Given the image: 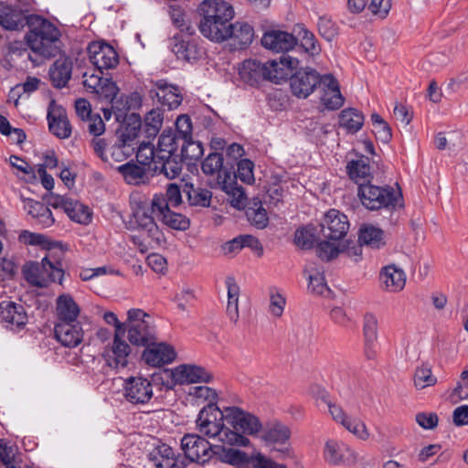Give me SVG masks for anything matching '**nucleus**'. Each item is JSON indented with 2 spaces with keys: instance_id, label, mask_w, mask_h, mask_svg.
Wrapping results in <instances>:
<instances>
[{
  "instance_id": "1",
  "label": "nucleus",
  "mask_w": 468,
  "mask_h": 468,
  "mask_svg": "<svg viewBox=\"0 0 468 468\" xmlns=\"http://www.w3.org/2000/svg\"><path fill=\"white\" fill-rule=\"evenodd\" d=\"M300 61L294 57L281 56L279 61L268 59H245L239 68L240 79L250 86H259L263 81L276 84L286 81L292 70L299 66Z\"/></svg>"
},
{
  "instance_id": "2",
  "label": "nucleus",
  "mask_w": 468,
  "mask_h": 468,
  "mask_svg": "<svg viewBox=\"0 0 468 468\" xmlns=\"http://www.w3.org/2000/svg\"><path fill=\"white\" fill-rule=\"evenodd\" d=\"M201 35L216 43L227 40L228 27L233 19V6L223 0H203L197 10Z\"/></svg>"
},
{
  "instance_id": "3",
  "label": "nucleus",
  "mask_w": 468,
  "mask_h": 468,
  "mask_svg": "<svg viewBox=\"0 0 468 468\" xmlns=\"http://www.w3.org/2000/svg\"><path fill=\"white\" fill-rule=\"evenodd\" d=\"M28 32L24 38L28 48L45 58H54L60 54L62 42L59 29L48 19L36 15L27 26Z\"/></svg>"
},
{
  "instance_id": "4",
  "label": "nucleus",
  "mask_w": 468,
  "mask_h": 468,
  "mask_svg": "<svg viewBox=\"0 0 468 468\" xmlns=\"http://www.w3.org/2000/svg\"><path fill=\"white\" fill-rule=\"evenodd\" d=\"M357 197L361 204L368 210L377 211L381 209L394 210L402 198L401 192H396L388 185L377 186L371 181L359 184Z\"/></svg>"
},
{
  "instance_id": "5",
  "label": "nucleus",
  "mask_w": 468,
  "mask_h": 468,
  "mask_svg": "<svg viewBox=\"0 0 468 468\" xmlns=\"http://www.w3.org/2000/svg\"><path fill=\"white\" fill-rule=\"evenodd\" d=\"M227 424L237 433L243 436L257 435L262 429V423L255 415L241 410L239 407H227Z\"/></svg>"
},
{
  "instance_id": "6",
  "label": "nucleus",
  "mask_w": 468,
  "mask_h": 468,
  "mask_svg": "<svg viewBox=\"0 0 468 468\" xmlns=\"http://www.w3.org/2000/svg\"><path fill=\"white\" fill-rule=\"evenodd\" d=\"M142 165H148V169L153 175H164L168 179L176 178L182 172L183 161L178 154H161L145 155L144 159L140 161Z\"/></svg>"
},
{
  "instance_id": "7",
  "label": "nucleus",
  "mask_w": 468,
  "mask_h": 468,
  "mask_svg": "<svg viewBox=\"0 0 468 468\" xmlns=\"http://www.w3.org/2000/svg\"><path fill=\"white\" fill-rule=\"evenodd\" d=\"M181 448L187 461L205 463L213 457L214 445L197 434L187 433L181 440Z\"/></svg>"
},
{
  "instance_id": "8",
  "label": "nucleus",
  "mask_w": 468,
  "mask_h": 468,
  "mask_svg": "<svg viewBox=\"0 0 468 468\" xmlns=\"http://www.w3.org/2000/svg\"><path fill=\"white\" fill-rule=\"evenodd\" d=\"M261 45L272 52L282 53V56L291 57L288 52L297 47L294 32L289 33L277 28H269L263 32Z\"/></svg>"
},
{
  "instance_id": "9",
  "label": "nucleus",
  "mask_w": 468,
  "mask_h": 468,
  "mask_svg": "<svg viewBox=\"0 0 468 468\" xmlns=\"http://www.w3.org/2000/svg\"><path fill=\"white\" fill-rule=\"evenodd\" d=\"M261 431H263L261 439L266 443L285 445L282 448L276 449V451L282 453L284 457L291 459L295 457L290 443H288L292 436V431L287 425L281 421L274 420L267 422Z\"/></svg>"
},
{
  "instance_id": "10",
  "label": "nucleus",
  "mask_w": 468,
  "mask_h": 468,
  "mask_svg": "<svg viewBox=\"0 0 468 468\" xmlns=\"http://www.w3.org/2000/svg\"><path fill=\"white\" fill-rule=\"evenodd\" d=\"M154 87L148 90V96L152 99H157L163 106H166L169 111L176 109L183 101V94L179 86L169 83L165 79L151 81Z\"/></svg>"
},
{
  "instance_id": "11",
  "label": "nucleus",
  "mask_w": 468,
  "mask_h": 468,
  "mask_svg": "<svg viewBox=\"0 0 468 468\" xmlns=\"http://www.w3.org/2000/svg\"><path fill=\"white\" fill-rule=\"evenodd\" d=\"M349 226L347 217L339 210L332 208L325 213L320 224V233L324 239L339 241L346 236Z\"/></svg>"
},
{
  "instance_id": "12",
  "label": "nucleus",
  "mask_w": 468,
  "mask_h": 468,
  "mask_svg": "<svg viewBox=\"0 0 468 468\" xmlns=\"http://www.w3.org/2000/svg\"><path fill=\"white\" fill-rule=\"evenodd\" d=\"M298 66L292 70L288 80L292 93L299 99H306L318 87L317 71L312 68L300 69L293 73Z\"/></svg>"
},
{
  "instance_id": "13",
  "label": "nucleus",
  "mask_w": 468,
  "mask_h": 468,
  "mask_svg": "<svg viewBox=\"0 0 468 468\" xmlns=\"http://www.w3.org/2000/svg\"><path fill=\"white\" fill-rule=\"evenodd\" d=\"M201 170L206 176H217L215 186L220 189H226V182L230 180L233 173V165L227 162L224 165V157L221 153H210L201 163Z\"/></svg>"
},
{
  "instance_id": "14",
  "label": "nucleus",
  "mask_w": 468,
  "mask_h": 468,
  "mask_svg": "<svg viewBox=\"0 0 468 468\" xmlns=\"http://www.w3.org/2000/svg\"><path fill=\"white\" fill-rule=\"evenodd\" d=\"M122 122L116 131L118 144H115L112 155L120 154V150L125 146H132L134 141L139 137L142 130V118L139 113H123Z\"/></svg>"
},
{
  "instance_id": "15",
  "label": "nucleus",
  "mask_w": 468,
  "mask_h": 468,
  "mask_svg": "<svg viewBox=\"0 0 468 468\" xmlns=\"http://www.w3.org/2000/svg\"><path fill=\"white\" fill-rule=\"evenodd\" d=\"M90 61L102 74L103 69H114L119 64V55L109 44L91 42L87 48Z\"/></svg>"
},
{
  "instance_id": "16",
  "label": "nucleus",
  "mask_w": 468,
  "mask_h": 468,
  "mask_svg": "<svg viewBox=\"0 0 468 468\" xmlns=\"http://www.w3.org/2000/svg\"><path fill=\"white\" fill-rule=\"evenodd\" d=\"M318 86L323 90L321 101L327 110H338L345 101V98L341 94L340 86L336 78L331 74L321 75L317 71Z\"/></svg>"
},
{
  "instance_id": "17",
  "label": "nucleus",
  "mask_w": 468,
  "mask_h": 468,
  "mask_svg": "<svg viewBox=\"0 0 468 468\" xmlns=\"http://www.w3.org/2000/svg\"><path fill=\"white\" fill-rule=\"evenodd\" d=\"M142 359L145 364L160 367L164 365L172 363L176 357L175 348L165 342L156 343L152 341L144 346Z\"/></svg>"
},
{
  "instance_id": "18",
  "label": "nucleus",
  "mask_w": 468,
  "mask_h": 468,
  "mask_svg": "<svg viewBox=\"0 0 468 468\" xmlns=\"http://www.w3.org/2000/svg\"><path fill=\"white\" fill-rule=\"evenodd\" d=\"M124 397L132 404H145L153 397L152 383L142 377H130L124 381Z\"/></svg>"
},
{
  "instance_id": "19",
  "label": "nucleus",
  "mask_w": 468,
  "mask_h": 468,
  "mask_svg": "<svg viewBox=\"0 0 468 468\" xmlns=\"http://www.w3.org/2000/svg\"><path fill=\"white\" fill-rule=\"evenodd\" d=\"M324 457L331 465L350 466L356 463V452L347 444L334 440L325 442Z\"/></svg>"
},
{
  "instance_id": "20",
  "label": "nucleus",
  "mask_w": 468,
  "mask_h": 468,
  "mask_svg": "<svg viewBox=\"0 0 468 468\" xmlns=\"http://www.w3.org/2000/svg\"><path fill=\"white\" fill-rule=\"evenodd\" d=\"M47 119L52 134L60 139H66L71 135V124L66 110L57 105L55 100L50 101L48 104Z\"/></svg>"
},
{
  "instance_id": "21",
  "label": "nucleus",
  "mask_w": 468,
  "mask_h": 468,
  "mask_svg": "<svg viewBox=\"0 0 468 468\" xmlns=\"http://www.w3.org/2000/svg\"><path fill=\"white\" fill-rule=\"evenodd\" d=\"M172 51L178 59L195 63L205 54L199 39L189 37H174Z\"/></svg>"
},
{
  "instance_id": "22",
  "label": "nucleus",
  "mask_w": 468,
  "mask_h": 468,
  "mask_svg": "<svg viewBox=\"0 0 468 468\" xmlns=\"http://www.w3.org/2000/svg\"><path fill=\"white\" fill-rule=\"evenodd\" d=\"M54 335L62 346L73 348L82 342L84 331L80 322H56Z\"/></svg>"
},
{
  "instance_id": "23",
  "label": "nucleus",
  "mask_w": 468,
  "mask_h": 468,
  "mask_svg": "<svg viewBox=\"0 0 468 468\" xmlns=\"http://www.w3.org/2000/svg\"><path fill=\"white\" fill-rule=\"evenodd\" d=\"M27 314L22 304L12 301L0 303V322L6 328L21 330L27 324Z\"/></svg>"
},
{
  "instance_id": "24",
  "label": "nucleus",
  "mask_w": 468,
  "mask_h": 468,
  "mask_svg": "<svg viewBox=\"0 0 468 468\" xmlns=\"http://www.w3.org/2000/svg\"><path fill=\"white\" fill-rule=\"evenodd\" d=\"M226 421L218 420V423H212L204 428L199 432L210 438H218L219 441L229 445L248 446L250 440L242 434L233 431L229 427L225 425Z\"/></svg>"
},
{
  "instance_id": "25",
  "label": "nucleus",
  "mask_w": 468,
  "mask_h": 468,
  "mask_svg": "<svg viewBox=\"0 0 468 468\" xmlns=\"http://www.w3.org/2000/svg\"><path fill=\"white\" fill-rule=\"evenodd\" d=\"M179 384L209 383L213 380V375L205 367L191 364H183L169 373Z\"/></svg>"
},
{
  "instance_id": "26",
  "label": "nucleus",
  "mask_w": 468,
  "mask_h": 468,
  "mask_svg": "<svg viewBox=\"0 0 468 468\" xmlns=\"http://www.w3.org/2000/svg\"><path fill=\"white\" fill-rule=\"evenodd\" d=\"M36 15H27L19 7L0 2V25L8 30H19L27 27Z\"/></svg>"
},
{
  "instance_id": "27",
  "label": "nucleus",
  "mask_w": 468,
  "mask_h": 468,
  "mask_svg": "<svg viewBox=\"0 0 468 468\" xmlns=\"http://www.w3.org/2000/svg\"><path fill=\"white\" fill-rule=\"evenodd\" d=\"M227 39H230L233 50L247 48L254 39V28L246 22H236L229 24L228 27Z\"/></svg>"
},
{
  "instance_id": "28",
  "label": "nucleus",
  "mask_w": 468,
  "mask_h": 468,
  "mask_svg": "<svg viewBox=\"0 0 468 468\" xmlns=\"http://www.w3.org/2000/svg\"><path fill=\"white\" fill-rule=\"evenodd\" d=\"M153 213V207L139 205L133 215L137 224V229L145 230L150 239L160 243L164 239V234L155 223Z\"/></svg>"
},
{
  "instance_id": "29",
  "label": "nucleus",
  "mask_w": 468,
  "mask_h": 468,
  "mask_svg": "<svg viewBox=\"0 0 468 468\" xmlns=\"http://www.w3.org/2000/svg\"><path fill=\"white\" fill-rule=\"evenodd\" d=\"M73 63L69 57L61 56L50 66L48 70L51 84L56 89L65 88L71 79Z\"/></svg>"
},
{
  "instance_id": "30",
  "label": "nucleus",
  "mask_w": 468,
  "mask_h": 468,
  "mask_svg": "<svg viewBox=\"0 0 468 468\" xmlns=\"http://www.w3.org/2000/svg\"><path fill=\"white\" fill-rule=\"evenodd\" d=\"M131 353V346L125 340L112 341V346L104 349L102 356L109 367L118 368L119 367H125L128 366V357Z\"/></svg>"
},
{
  "instance_id": "31",
  "label": "nucleus",
  "mask_w": 468,
  "mask_h": 468,
  "mask_svg": "<svg viewBox=\"0 0 468 468\" xmlns=\"http://www.w3.org/2000/svg\"><path fill=\"white\" fill-rule=\"evenodd\" d=\"M364 352L367 359L377 356L376 343L378 340V319L375 314L367 313L363 319Z\"/></svg>"
},
{
  "instance_id": "32",
  "label": "nucleus",
  "mask_w": 468,
  "mask_h": 468,
  "mask_svg": "<svg viewBox=\"0 0 468 468\" xmlns=\"http://www.w3.org/2000/svg\"><path fill=\"white\" fill-rule=\"evenodd\" d=\"M129 342L136 346H144L156 340L155 326L152 321L141 322L138 324L129 325L127 330Z\"/></svg>"
},
{
  "instance_id": "33",
  "label": "nucleus",
  "mask_w": 468,
  "mask_h": 468,
  "mask_svg": "<svg viewBox=\"0 0 468 468\" xmlns=\"http://www.w3.org/2000/svg\"><path fill=\"white\" fill-rule=\"evenodd\" d=\"M80 308L70 294H61L56 303V322H80Z\"/></svg>"
},
{
  "instance_id": "34",
  "label": "nucleus",
  "mask_w": 468,
  "mask_h": 468,
  "mask_svg": "<svg viewBox=\"0 0 468 468\" xmlns=\"http://www.w3.org/2000/svg\"><path fill=\"white\" fill-rule=\"evenodd\" d=\"M379 279L385 284L386 289L393 292L401 291L406 283L404 271L395 264L383 267L379 273Z\"/></svg>"
},
{
  "instance_id": "35",
  "label": "nucleus",
  "mask_w": 468,
  "mask_h": 468,
  "mask_svg": "<svg viewBox=\"0 0 468 468\" xmlns=\"http://www.w3.org/2000/svg\"><path fill=\"white\" fill-rule=\"evenodd\" d=\"M179 139L177 133L175 132L173 128L165 129L159 136L157 147L152 146L149 148V155H151V152H153L154 155L178 154Z\"/></svg>"
},
{
  "instance_id": "36",
  "label": "nucleus",
  "mask_w": 468,
  "mask_h": 468,
  "mask_svg": "<svg viewBox=\"0 0 468 468\" xmlns=\"http://www.w3.org/2000/svg\"><path fill=\"white\" fill-rule=\"evenodd\" d=\"M357 242L363 246L378 250L385 246L384 231L370 224H363L358 230Z\"/></svg>"
},
{
  "instance_id": "37",
  "label": "nucleus",
  "mask_w": 468,
  "mask_h": 468,
  "mask_svg": "<svg viewBox=\"0 0 468 468\" xmlns=\"http://www.w3.org/2000/svg\"><path fill=\"white\" fill-rule=\"evenodd\" d=\"M227 408L221 410L217 402H209L199 411L197 419V426L198 431H204V428L218 423V420L227 422Z\"/></svg>"
},
{
  "instance_id": "38",
  "label": "nucleus",
  "mask_w": 468,
  "mask_h": 468,
  "mask_svg": "<svg viewBox=\"0 0 468 468\" xmlns=\"http://www.w3.org/2000/svg\"><path fill=\"white\" fill-rule=\"evenodd\" d=\"M346 173L359 187V184L371 181L370 165L368 157L362 156L358 160H352L346 165Z\"/></svg>"
},
{
  "instance_id": "39",
  "label": "nucleus",
  "mask_w": 468,
  "mask_h": 468,
  "mask_svg": "<svg viewBox=\"0 0 468 468\" xmlns=\"http://www.w3.org/2000/svg\"><path fill=\"white\" fill-rule=\"evenodd\" d=\"M293 32L297 37V42L300 41L299 48L309 56L314 57L321 51L320 46L314 35L309 31L304 25L297 24L293 27Z\"/></svg>"
},
{
  "instance_id": "40",
  "label": "nucleus",
  "mask_w": 468,
  "mask_h": 468,
  "mask_svg": "<svg viewBox=\"0 0 468 468\" xmlns=\"http://www.w3.org/2000/svg\"><path fill=\"white\" fill-rule=\"evenodd\" d=\"M148 459L156 468H174L176 464L174 450L165 443L154 447L149 452Z\"/></svg>"
},
{
  "instance_id": "41",
  "label": "nucleus",
  "mask_w": 468,
  "mask_h": 468,
  "mask_svg": "<svg viewBox=\"0 0 468 468\" xmlns=\"http://www.w3.org/2000/svg\"><path fill=\"white\" fill-rule=\"evenodd\" d=\"M187 202L191 207H209L212 193L208 189L195 187L192 183H186L183 187Z\"/></svg>"
},
{
  "instance_id": "42",
  "label": "nucleus",
  "mask_w": 468,
  "mask_h": 468,
  "mask_svg": "<svg viewBox=\"0 0 468 468\" xmlns=\"http://www.w3.org/2000/svg\"><path fill=\"white\" fill-rule=\"evenodd\" d=\"M365 116L356 108H346L339 114V125L348 133H356L363 126Z\"/></svg>"
},
{
  "instance_id": "43",
  "label": "nucleus",
  "mask_w": 468,
  "mask_h": 468,
  "mask_svg": "<svg viewBox=\"0 0 468 468\" xmlns=\"http://www.w3.org/2000/svg\"><path fill=\"white\" fill-rule=\"evenodd\" d=\"M217 457L222 463L231 465H238L249 462L246 452L233 448H227L224 445H214L213 457Z\"/></svg>"
},
{
  "instance_id": "44",
  "label": "nucleus",
  "mask_w": 468,
  "mask_h": 468,
  "mask_svg": "<svg viewBox=\"0 0 468 468\" xmlns=\"http://www.w3.org/2000/svg\"><path fill=\"white\" fill-rule=\"evenodd\" d=\"M226 285L228 289V304H227V315L229 318L236 323L239 320V286L237 284L236 280L232 276L226 278Z\"/></svg>"
},
{
  "instance_id": "45",
  "label": "nucleus",
  "mask_w": 468,
  "mask_h": 468,
  "mask_svg": "<svg viewBox=\"0 0 468 468\" xmlns=\"http://www.w3.org/2000/svg\"><path fill=\"white\" fill-rule=\"evenodd\" d=\"M42 272H44L42 265L40 266L36 261H27L22 267L24 279L31 285L38 288H46L48 286V281L41 274Z\"/></svg>"
},
{
  "instance_id": "46",
  "label": "nucleus",
  "mask_w": 468,
  "mask_h": 468,
  "mask_svg": "<svg viewBox=\"0 0 468 468\" xmlns=\"http://www.w3.org/2000/svg\"><path fill=\"white\" fill-rule=\"evenodd\" d=\"M131 160L117 167V171L122 176L123 179L131 185H138L146 175L145 168Z\"/></svg>"
},
{
  "instance_id": "47",
  "label": "nucleus",
  "mask_w": 468,
  "mask_h": 468,
  "mask_svg": "<svg viewBox=\"0 0 468 468\" xmlns=\"http://www.w3.org/2000/svg\"><path fill=\"white\" fill-rule=\"evenodd\" d=\"M142 102L143 96L138 91L130 93L129 95L125 96V99H123V96H121L119 101L115 102L116 104L114 105L116 120L120 122L123 113H126V112L129 110L139 109L142 106Z\"/></svg>"
},
{
  "instance_id": "48",
  "label": "nucleus",
  "mask_w": 468,
  "mask_h": 468,
  "mask_svg": "<svg viewBox=\"0 0 468 468\" xmlns=\"http://www.w3.org/2000/svg\"><path fill=\"white\" fill-rule=\"evenodd\" d=\"M64 212L72 221L79 224L88 225L91 221L92 214L90 209L79 201L71 199L70 206H67Z\"/></svg>"
},
{
  "instance_id": "49",
  "label": "nucleus",
  "mask_w": 468,
  "mask_h": 468,
  "mask_svg": "<svg viewBox=\"0 0 468 468\" xmlns=\"http://www.w3.org/2000/svg\"><path fill=\"white\" fill-rule=\"evenodd\" d=\"M335 241L324 239L317 243L316 255L320 260L328 262L338 257L341 253L340 243L335 244Z\"/></svg>"
},
{
  "instance_id": "50",
  "label": "nucleus",
  "mask_w": 468,
  "mask_h": 468,
  "mask_svg": "<svg viewBox=\"0 0 468 468\" xmlns=\"http://www.w3.org/2000/svg\"><path fill=\"white\" fill-rule=\"evenodd\" d=\"M184 144L181 147L180 154L178 155L182 157V161H197L201 158L204 154V148L199 141H194L191 139H184Z\"/></svg>"
},
{
  "instance_id": "51",
  "label": "nucleus",
  "mask_w": 468,
  "mask_h": 468,
  "mask_svg": "<svg viewBox=\"0 0 468 468\" xmlns=\"http://www.w3.org/2000/svg\"><path fill=\"white\" fill-rule=\"evenodd\" d=\"M237 171L233 169L232 176L234 180L239 178L247 185H252L255 182L254 163L248 158L240 159L237 163Z\"/></svg>"
},
{
  "instance_id": "52",
  "label": "nucleus",
  "mask_w": 468,
  "mask_h": 468,
  "mask_svg": "<svg viewBox=\"0 0 468 468\" xmlns=\"http://www.w3.org/2000/svg\"><path fill=\"white\" fill-rule=\"evenodd\" d=\"M254 205L258 207H250L246 214L249 221L258 229H264L269 224V217L266 209L262 207L261 202L254 201Z\"/></svg>"
},
{
  "instance_id": "53",
  "label": "nucleus",
  "mask_w": 468,
  "mask_h": 468,
  "mask_svg": "<svg viewBox=\"0 0 468 468\" xmlns=\"http://www.w3.org/2000/svg\"><path fill=\"white\" fill-rule=\"evenodd\" d=\"M308 290L317 295H323L330 289L327 286L324 271L312 268L308 275Z\"/></svg>"
},
{
  "instance_id": "54",
  "label": "nucleus",
  "mask_w": 468,
  "mask_h": 468,
  "mask_svg": "<svg viewBox=\"0 0 468 468\" xmlns=\"http://www.w3.org/2000/svg\"><path fill=\"white\" fill-rule=\"evenodd\" d=\"M226 186L227 188L222 190L228 195L232 196L231 206L238 209L243 207L247 199L244 188L239 186L235 180L231 179L226 182Z\"/></svg>"
},
{
  "instance_id": "55",
  "label": "nucleus",
  "mask_w": 468,
  "mask_h": 468,
  "mask_svg": "<svg viewBox=\"0 0 468 468\" xmlns=\"http://www.w3.org/2000/svg\"><path fill=\"white\" fill-rule=\"evenodd\" d=\"M120 90L116 82L112 78H104L101 86L99 87V95L103 99L107 100L112 104V108L114 110V105L119 101L118 93Z\"/></svg>"
},
{
  "instance_id": "56",
  "label": "nucleus",
  "mask_w": 468,
  "mask_h": 468,
  "mask_svg": "<svg viewBox=\"0 0 468 468\" xmlns=\"http://www.w3.org/2000/svg\"><path fill=\"white\" fill-rule=\"evenodd\" d=\"M161 220L167 227L176 230H186L190 227V220L186 216L170 210L165 214Z\"/></svg>"
},
{
  "instance_id": "57",
  "label": "nucleus",
  "mask_w": 468,
  "mask_h": 468,
  "mask_svg": "<svg viewBox=\"0 0 468 468\" xmlns=\"http://www.w3.org/2000/svg\"><path fill=\"white\" fill-rule=\"evenodd\" d=\"M42 269L48 277H45L50 282H58L62 284L64 277V271L62 268L58 267L54 262L50 261L48 257L42 259Z\"/></svg>"
},
{
  "instance_id": "58",
  "label": "nucleus",
  "mask_w": 468,
  "mask_h": 468,
  "mask_svg": "<svg viewBox=\"0 0 468 468\" xmlns=\"http://www.w3.org/2000/svg\"><path fill=\"white\" fill-rule=\"evenodd\" d=\"M159 132L160 129L158 128L148 126L146 124L142 123V130L140 134H143L144 138L147 139L148 141L143 140L142 142L139 143L138 151L136 154L137 159L143 158L144 152L145 150L149 151V148L154 146L151 143V140L154 139Z\"/></svg>"
},
{
  "instance_id": "59",
  "label": "nucleus",
  "mask_w": 468,
  "mask_h": 468,
  "mask_svg": "<svg viewBox=\"0 0 468 468\" xmlns=\"http://www.w3.org/2000/svg\"><path fill=\"white\" fill-rule=\"evenodd\" d=\"M17 271L18 265L14 258H0V282L14 280Z\"/></svg>"
},
{
  "instance_id": "60",
  "label": "nucleus",
  "mask_w": 468,
  "mask_h": 468,
  "mask_svg": "<svg viewBox=\"0 0 468 468\" xmlns=\"http://www.w3.org/2000/svg\"><path fill=\"white\" fill-rule=\"evenodd\" d=\"M437 379L432 375L431 368L420 367L417 368L414 375V384L419 389H422L426 387L433 386Z\"/></svg>"
},
{
  "instance_id": "61",
  "label": "nucleus",
  "mask_w": 468,
  "mask_h": 468,
  "mask_svg": "<svg viewBox=\"0 0 468 468\" xmlns=\"http://www.w3.org/2000/svg\"><path fill=\"white\" fill-rule=\"evenodd\" d=\"M315 235L312 229L303 228L297 229L294 235L295 244L303 250H310L315 242Z\"/></svg>"
},
{
  "instance_id": "62",
  "label": "nucleus",
  "mask_w": 468,
  "mask_h": 468,
  "mask_svg": "<svg viewBox=\"0 0 468 468\" xmlns=\"http://www.w3.org/2000/svg\"><path fill=\"white\" fill-rule=\"evenodd\" d=\"M174 131L177 133V135L182 140L191 139L193 131L191 118L187 114L178 116Z\"/></svg>"
},
{
  "instance_id": "63",
  "label": "nucleus",
  "mask_w": 468,
  "mask_h": 468,
  "mask_svg": "<svg viewBox=\"0 0 468 468\" xmlns=\"http://www.w3.org/2000/svg\"><path fill=\"white\" fill-rule=\"evenodd\" d=\"M317 26L320 35L327 41H332L338 33L335 24L327 17L321 16Z\"/></svg>"
},
{
  "instance_id": "64",
  "label": "nucleus",
  "mask_w": 468,
  "mask_h": 468,
  "mask_svg": "<svg viewBox=\"0 0 468 468\" xmlns=\"http://www.w3.org/2000/svg\"><path fill=\"white\" fill-rule=\"evenodd\" d=\"M362 244L359 242L355 243L351 239H346L344 242L340 243L341 253L345 252L356 262H358L362 259Z\"/></svg>"
}]
</instances>
